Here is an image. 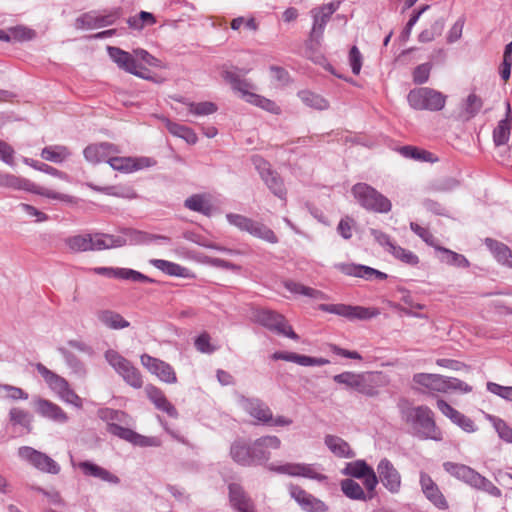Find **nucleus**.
<instances>
[{
	"instance_id": "nucleus-19",
	"label": "nucleus",
	"mask_w": 512,
	"mask_h": 512,
	"mask_svg": "<svg viewBox=\"0 0 512 512\" xmlns=\"http://www.w3.org/2000/svg\"><path fill=\"white\" fill-rule=\"evenodd\" d=\"M290 496L299 504L306 512H327L328 506L320 499L306 492L300 486H289Z\"/></svg>"
},
{
	"instance_id": "nucleus-10",
	"label": "nucleus",
	"mask_w": 512,
	"mask_h": 512,
	"mask_svg": "<svg viewBox=\"0 0 512 512\" xmlns=\"http://www.w3.org/2000/svg\"><path fill=\"white\" fill-rule=\"evenodd\" d=\"M18 456L44 473L57 475L61 470L60 465L50 456L29 446L20 447Z\"/></svg>"
},
{
	"instance_id": "nucleus-18",
	"label": "nucleus",
	"mask_w": 512,
	"mask_h": 512,
	"mask_svg": "<svg viewBox=\"0 0 512 512\" xmlns=\"http://www.w3.org/2000/svg\"><path fill=\"white\" fill-rule=\"evenodd\" d=\"M239 404L242 409L259 423L268 424L273 420V413L266 403L258 398L241 396Z\"/></svg>"
},
{
	"instance_id": "nucleus-57",
	"label": "nucleus",
	"mask_w": 512,
	"mask_h": 512,
	"mask_svg": "<svg viewBox=\"0 0 512 512\" xmlns=\"http://www.w3.org/2000/svg\"><path fill=\"white\" fill-rule=\"evenodd\" d=\"M410 229L419 236L427 245L432 246L436 249L437 240L433 236V234L429 231V229L420 226L416 222L410 223Z\"/></svg>"
},
{
	"instance_id": "nucleus-39",
	"label": "nucleus",
	"mask_w": 512,
	"mask_h": 512,
	"mask_svg": "<svg viewBox=\"0 0 512 512\" xmlns=\"http://www.w3.org/2000/svg\"><path fill=\"white\" fill-rule=\"evenodd\" d=\"M371 373H358L353 390L368 397H374L378 394V390L374 385Z\"/></svg>"
},
{
	"instance_id": "nucleus-17",
	"label": "nucleus",
	"mask_w": 512,
	"mask_h": 512,
	"mask_svg": "<svg viewBox=\"0 0 512 512\" xmlns=\"http://www.w3.org/2000/svg\"><path fill=\"white\" fill-rule=\"evenodd\" d=\"M107 431L117 436L121 439H124L134 445L140 446V447H149V446H159L160 441L156 437H146L143 435H140L136 433L135 431L122 427L115 423H109L107 425Z\"/></svg>"
},
{
	"instance_id": "nucleus-16",
	"label": "nucleus",
	"mask_w": 512,
	"mask_h": 512,
	"mask_svg": "<svg viewBox=\"0 0 512 512\" xmlns=\"http://www.w3.org/2000/svg\"><path fill=\"white\" fill-rule=\"evenodd\" d=\"M140 360L141 364L161 381L168 384L177 382L176 373L170 364L148 354H143Z\"/></svg>"
},
{
	"instance_id": "nucleus-22",
	"label": "nucleus",
	"mask_w": 512,
	"mask_h": 512,
	"mask_svg": "<svg viewBox=\"0 0 512 512\" xmlns=\"http://www.w3.org/2000/svg\"><path fill=\"white\" fill-rule=\"evenodd\" d=\"M338 7L339 3L332 2L311 10L313 17V26L310 33L311 38L318 39L322 37L327 22Z\"/></svg>"
},
{
	"instance_id": "nucleus-42",
	"label": "nucleus",
	"mask_w": 512,
	"mask_h": 512,
	"mask_svg": "<svg viewBox=\"0 0 512 512\" xmlns=\"http://www.w3.org/2000/svg\"><path fill=\"white\" fill-rule=\"evenodd\" d=\"M114 20V15L94 17L91 14H84L76 20V25L78 28L102 27L113 24Z\"/></svg>"
},
{
	"instance_id": "nucleus-26",
	"label": "nucleus",
	"mask_w": 512,
	"mask_h": 512,
	"mask_svg": "<svg viewBox=\"0 0 512 512\" xmlns=\"http://www.w3.org/2000/svg\"><path fill=\"white\" fill-rule=\"evenodd\" d=\"M116 145L108 142L92 144L84 149V157L91 163L107 162L113 154L119 153Z\"/></svg>"
},
{
	"instance_id": "nucleus-25",
	"label": "nucleus",
	"mask_w": 512,
	"mask_h": 512,
	"mask_svg": "<svg viewBox=\"0 0 512 512\" xmlns=\"http://www.w3.org/2000/svg\"><path fill=\"white\" fill-rule=\"evenodd\" d=\"M420 485L424 495L434 506L442 510L448 509V502L438 485L425 472L420 473Z\"/></svg>"
},
{
	"instance_id": "nucleus-23",
	"label": "nucleus",
	"mask_w": 512,
	"mask_h": 512,
	"mask_svg": "<svg viewBox=\"0 0 512 512\" xmlns=\"http://www.w3.org/2000/svg\"><path fill=\"white\" fill-rule=\"evenodd\" d=\"M92 271L95 274L106 276L108 278H117L121 280H129L132 282H153V279L130 268L95 267L92 269Z\"/></svg>"
},
{
	"instance_id": "nucleus-53",
	"label": "nucleus",
	"mask_w": 512,
	"mask_h": 512,
	"mask_svg": "<svg viewBox=\"0 0 512 512\" xmlns=\"http://www.w3.org/2000/svg\"><path fill=\"white\" fill-rule=\"evenodd\" d=\"M395 258L399 259L403 263L408 265H417L419 263V258L412 251L404 249L398 245L391 246L390 252Z\"/></svg>"
},
{
	"instance_id": "nucleus-47",
	"label": "nucleus",
	"mask_w": 512,
	"mask_h": 512,
	"mask_svg": "<svg viewBox=\"0 0 512 512\" xmlns=\"http://www.w3.org/2000/svg\"><path fill=\"white\" fill-rule=\"evenodd\" d=\"M284 287L294 294H301L314 299H326L327 296L320 290H316L294 281H285Z\"/></svg>"
},
{
	"instance_id": "nucleus-31",
	"label": "nucleus",
	"mask_w": 512,
	"mask_h": 512,
	"mask_svg": "<svg viewBox=\"0 0 512 512\" xmlns=\"http://www.w3.org/2000/svg\"><path fill=\"white\" fill-rule=\"evenodd\" d=\"M229 497L231 505L239 512H254L252 500L246 495L240 485L236 483L229 485Z\"/></svg>"
},
{
	"instance_id": "nucleus-11",
	"label": "nucleus",
	"mask_w": 512,
	"mask_h": 512,
	"mask_svg": "<svg viewBox=\"0 0 512 512\" xmlns=\"http://www.w3.org/2000/svg\"><path fill=\"white\" fill-rule=\"evenodd\" d=\"M319 309L348 320H368L379 315L378 309L346 304H320Z\"/></svg>"
},
{
	"instance_id": "nucleus-49",
	"label": "nucleus",
	"mask_w": 512,
	"mask_h": 512,
	"mask_svg": "<svg viewBox=\"0 0 512 512\" xmlns=\"http://www.w3.org/2000/svg\"><path fill=\"white\" fill-rule=\"evenodd\" d=\"M486 243L492 250L498 262L508 265L509 267H512L511 250L506 245L499 243L497 241H493L491 239H487Z\"/></svg>"
},
{
	"instance_id": "nucleus-63",
	"label": "nucleus",
	"mask_w": 512,
	"mask_h": 512,
	"mask_svg": "<svg viewBox=\"0 0 512 512\" xmlns=\"http://www.w3.org/2000/svg\"><path fill=\"white\" fill-rule=\"evenodd\" d=\"M349 63L354 75H358L362 67V55L356 46H353L349 52Z\"/></svg>"
},
{
	"instance_id": "nucleus-14",
	"label": "nucleus",
	"mask_w": 512,
	"mask_h": 512,
	"mask_svg": "<svg viewBox=\"0 0 512 512\" xmlns=\"http://www.w3.org/2000/svg\"><path fill=\"white\" fill-rule=\"evenodd\" d=\"M269 470L290 476H302L317 481H324L327 479V477L320 473L313 464L286 463L280 466L271 465L269 466Z\"/></svg>"
},
{
	"instance_id": "nucleus-46",
	"label": "nucleus",
	"mask_w": 512,
	"mask_h": 512,
	"mask_svg": "<svg viewBox=\"0 0 512 512\" xmlns=\"http://www.w3.org/2000/svg\"><path fill=\"white\" fill-rule=\"evenodd\" d=\"M70 156L67 147L61 145L47 146L43 148L41 157L46 161L61 163Z\"/></svg>"
},
{
	"instance_id": "nucleus-5",
	"label": "nucleus",
	"mask_w": 512,
	"mask_h": 512,
	"mask_svg": "<svg viewBox=\"0 0 512 512\" xmlns=\"http://www.w3.org/2000/svg\"><path fill=\"white\" fill-rule=\"evenodd\" d=\"M251 319L252 321L279 335L286 336L293 340L299 339V336L287 323L285 317L273 310L255 308L252 310Z\"/></svg>"
},
{
	"instance_id": "nucleus-2",
	"label": "nucleus",
	"mask_w": 512,
	"mask_h": 512,
	"mask_svg": "<svg viewBox=\"0 0 512 512\" xmlns=\"http://www.w3.org/2000/svg\"><path fill=\"white\" fill-rule=\"evenodd\" d=\"M64 242L71 252L78 253L121 247L125 245L126 240L104 233H87L67 237Z\"/></svg>"
},
{
	"instance_id": "nucleus-44",
	"label": "nucleus",
	"mask_w": 512,
	"mask_h": 512,
	"mask_svg": "<svg viewBox=\"0 0 512 512\" xmlns=\"http://www.w3.org/2000/svg\"><path fill=\"white\" fill-rule=\"evenodd\" d=\"M436 250L441 253L440 261L455 267L466 268L469 266V261L462 254H458L442 246H437Z\"/></svg>"
},
{
	"instance_id": "nucleus-61",
	"label": "nucleus",
	"mask_w": 512,
	"mask_h": 512,
	"mask_svg": "<svg viewBox=\"0 0 512 512\" xmlns=\"http://www.w3.org/2000/svg\"><path fill=\"white\" fill-rule=\"evenodd\" d=\"M13 42H22L31 40L34 37V32L26 27L17 26L11 28V34H9Z\"/></svg>"
},
{
	"instance_id": "nucleus-20",
	"label": "nucleus",
	"mask_w": 512,
	"mask_h": 512,
	"mask_svg": "<svg viewBox=\"0 0 512 512\" xmlns=\"http://www.w3.org/2000/svg\"><path fill=\"white\" fill-rule=\"evenodd\" d=\"M109 165L117 171L131 173L144 168L154 166L156 161L149 157H118L111 156Z\"/></svg>"
},
{
	"instance_id": "nucleus-43",
	"label": "nucleus",
	"mask_w": 512,
	"mask_h": 512,
	"mask_svg": "<svg viewBox=\"0 0 512 512\" xmlns=\"http://www.w3.org/2000/svg\"><path fill=\"white\" fill-rule=\"evenodd\" d=\"M184 206L191 211L199 212L207 216L210 215L212 211L210 202L201 194H194L188 197L184 202Z\"/></svg>"
},
{
	"instance_id": "nucleus-29",
	"label": "nucleus",
	"mask_w": 512,
	"mask_h": 512,
	"mask_svg": "<svg viewBox=\"0 0 512 512\" xmlns=\"http://www.w3.org/2000/svg\"><path fill=\"white\" fill-rule=\"evenodd\" d=\"M145 393L157 409L167 413L172 418L178 417L176 408L167 400L161 389L152 384H148L145 387Z\"/></svg>"
},
{
	"instance_id": "nucleus-34",
	"label": "nucleus",
	"mask_w": 512,
	"mask_h": 512,
	"mask_svg": "<svg viewBox=\"0 0 512 512\" xmlns=\"http://www.w3.org/2000/svg\"><path fill=\"white\" fill-rule=\"evenodd\" d=\"M325 444L329 450L337 457L340 458H352L354 452L350 448V445L342 438L335 435H327L325 437Z\"/></svg>"
},
{
	"instance_id": "nucleus-51",
	"label": "nucleus",
	"mask_w": 512,
	"mask_h": 512,
	"mask_svg": "<svg viewBox=\"0 0 512 512\" xmlns=\"http://www.w3.org/2000/svg\"><path fill=\"white\" fill-rule=\"evenodd\" d=\"M262 180L265 182L269 190L280 199H285L286 196V190L283 184L282 179L279 177V175L272 171L271 175H266L262 178Z\"/></svg>"
},
{
	"instance_id": "nucleus-4",
	"label": "nucleus",
	"mask_w": 512,
	"mask_h": 512,
	"mask_svg": "<svg viewBox=\"0 0 512 512\" xmlns=\"http://www.w3.org/2000/svg\"><path fill=\"white\" fill-rule=\"evenodd\" d=\"M359 205L366 210L376 213H388L392 204L391 201L366 183H357L351 190Z\"/></svg>"
},
{
	"instance_id": "nucleus-59",
	"label": "nucleus",
	"mask_w": 512,
	"mask_h": 512,
	"mask_svg": "<svg viewBox=\"0 0 512 512\" xmlns=\"http://www.w3.org/2000/svg\"><path fill=\"white\" fill-rule=\"evenodd\" d=\"M189 111L195 115H209L217 111V106L212 102L190 103Z\"/></svg>"
},
{
	"instance_id": "nucleus-12",
	"label": "nucleus",
	"mask_w": 512,
	"mask_h": 512,
	"mask_svg": "<svg viewBox=\"0 0 512 512\" xmlns=\"http://www.w3.org/2000/svg\"><path fill=\"white\" fill-rule=\"evenodd\" d=\"M343 474L357 479H363V484L369 493V498L374 496L373 492L378 484V477L374 469L364 460H356L354 462L347 463L343 470Z\"/></svg>"
},
{
	"instance_id": "nucleus-36",
	"label": "nucleus",
	"mask_w": 512,
	"mask_h": 512,
	"mask_svg": "<svg viewBox=\"0 0 512 512\" xmlns=\"http://www.w3.org/2000/svg\"><path fill=\"white\" fill-rule=\"evenodd\" d=\"M221 75L234 90L240 92L242 96L245 97L246 101L249 95H254V93L249 92V90L253 88L252 84L247 80L242 79L237 73L230 70H223Z\"/></svg>"
},
{
	"instance_id": "nucleus-38",
	"label": "nucleus",
	"mask_w": 512,
	"mask_h": 512,
	"mask_svg": "<svg viewBox=\"0 0 512 512\" xmlns=\"http://www.w3.org/2000/svg\"><path fill=\"white\" fill-rule=\"evenodd\" d=\"M98 320L111 329H124L129 327L130 323L126 321L119 313L111 310H101L97 313Z\"/></svg>"
},
{
	"instance_id": "nucleus-32",
	"label": "nucleus",
	"mask_w": 512,
	"mask_h": 512,
	"mask_svg": "<svg viewBox=\"0 0 512 512\" xmlns=\"http://www.w3.org/2000/svg\"><path fill=\"white\" fill-rule=\"evenodd\" d=\"M78 467L82 470V472L86 476H92L95 478H99L104 482H108L110 484L117 485L120 483V479L117 475L111 473L107 469L94 464L90 461H82L78 464Z\"/></svg>"
},
{
	"instance_id": "nucleus-15",
	"label": "nucleus",
	"mask_w": 512,
	"mask_h": 512,
	"mask_svg": "<svg viewBox=\"0 0 512 512\" xmlns=\"http://www.w3.org/2000/svg\"><path fill=\"white\" fill-rule=\"evenodd\" d=\"M378 482L391 493H398L401 488V475L392 462L386 458L380 460L377 465Z\"/></svg>"
},
{
	"instance_id": "nucleus-50",
	"label": "nucleus",
	"mask_w": 512,
	"mask_h": 512,
	"mask_svg": "<svg viewBox=\"0 0 512 512\" xmlns=\"http://www.w3.org/2000/svg\"><path fill=\"white\" fill-rule=\"evenodd\" d=\"M399 152L401 155H403L406 158H411L418 161L423 162H434L436 161V158H434L433 154L423 150L419 149L414 146H403L400 148Z\"/></svg>"
},
{
	"instance_id": "nucleus-13",
	"label": "nucleus",
	"mask_w": 512,
	"mask_h": 512,
	"mask_svg": "<svg viewBox=\"0 0 512 512\" xmlns=\"http://www.w3.org/2000/svg\"><path fill=\"white\" fill-rule=\"evenodd\" d=\"M107 52L113 62H115L120 69L140 78L152 80L150 76H147L141 71L142 66L136 62L131 53L112 46L107 47Z\"/></svg>"
},
{
	"instance_id": "nucleus-40",
	"label": "nucleus",
	"mask_w": 512,
	"mask_h": 512,
	"mask_svg": "<svg viewBox=\"0 0 512 512\" xmlns=\"http://www.w3.org/2000/svg\"><path fill=\"white\" fill-rule=\"evenodd\" d=\"M506 109L507 118L499 121V123L493 130V142L497 147L507 144L510 137L511 125L508 116L511 113V107L509 103L506 104Z\"/></svg>"
},
{
	"instance_id": "nucleus-24",
	"label": "nucleus",
	"mask_w": 512,
	"mask_h": 512,
	"mask_svg": "<svg viewBox=\"0 0 512 512\" xmlns=\"http://www.w3.org/2000/svg\"><path fill=\"white\" fill-rule=\"evenodd\" d=\"M444 470L449 473L451 476L455 477L458 480L465 482L471 487L476 488L478 482L481 481V474L472 469L469 466L464 464L454 463V462H445L443 463Z\"/></svg>"
},
{
	"instance_id": "nucleus-3",
	"label": "nucleus",
	"mask_w": 512,
	"mask_h": 512,
	"mask_svg": "<svg viewBox=\"0 0 512 512\" xmlns=\"http://www.w3.org/2000/svg\"><path fill=\"white\" fill-rule=\"evenodd\" d=\"M0 187L14 190H24L27 192H31L33 194L44 196L50 199L59 200L65 203H75V197L71 195L53 191L46 187L39 186L25 178H21L9 173H0Z\"/></svg>"
},
{
	"instance_id": "nucleus-62",
	"label": "nucleus",
	"mask_w": 512,
	"mask_h": 512,
	"mask_svg": "<svg viewBox=\"0 0 512 512\" xmlns=\"http://www.w3.org/2000/svg\"><path fill=\"white\" fill-rule=\"evenodd\" d=\"M344 271L348 275H353L356 277L370 279L373 276L375 269L368 267V266L359 265V266H350V267L346 268Z\"/></svg>"
},
{
	"instance_id": "nucleus-9",
	"label": "nucleus",
	"mask_w": 512,
	"mask_h": 512,
	"mask_svg": "<svg viewBox=\"0 0 512 512\" xmlns=\"http://www.w3.org/2000/svg\"><path fill=\"white\" fill-rule=\"evenodd\" d=\"M105 359L127 384L134 388L142 387L143 380L141 374L130 361L122 357L115 350H107L105 352Z\"/></svg>"
},
{
	"instance_id": "nucleus-6",
	"label": "nucleus",
	"mask_w": 512,
	"mask_h": 512,
	"mask_svg": "<svg viewBox=\"0 0 512 512\" xmlns=\"http://www.w3.org/2000/svg\"><path fill=\"white\" fill-rule=\"evenodd\" d=\"M38 373L43 377L49 387L59 396V398L77 408H82L83 400L71 389L68 381L63 377L49 370L41 363L36 365Z\"/></svg>"
},
{
	"instance_id": "nucleus-55",
	"label": "nucleus",
	"mask_w": 512,
	"mask_h": 512,
	"mask_svg": "<svg viewBox=\"0 0 512 512\" xmlns=\"http://www.w3.org/2000/svg\"><path fill=\"white\" fill-rule=\"evenodd\" d=\"M300 97L302 101L309 107H313L318 110H324L328 108V101L320 95L305 91L300 93Z\"/></svg>"
},
{
	"instance_id": "nucleus-52",
	"label": "nucleus",
	"mask_w": 512,
	"mask_h": 512,
	"mask_svg": "<svg viewBox=\"0 0 512 512\" xmlns=\"http://www.w3.org/2000/svg\"><path fill=\"white\" fill-rule=\"evenodd\" d=\"M59 353L65 359L66 364L72 369V371L80 376L86 374V368L84 363L78 359L73 353L68 351L66 348H58Z\"/></svg>"
},
{
	"instance_id": "nucleus-27",
	"label": "nucleus",
	"mask_w": 512,
	"mask_h": 512,
	"mask_svg": "<svg viewBox=\"0 0 512 512\" xmlns=\"http://www.w3.org/2000/svg\"><path fill=\"white\" fill-rule=\"evenodd\" d=\"M437 408L453 423L461 427L465 432L472 433L476 430L474 422L469 417L454 409L446 401L442 399L438 400Z\"/></svg>"
},
{
	"instance_id": "nucleus-48",
	"label": "nucleus",
	"mask_w": 512,
	"mask_h": 512,
	"mask_svg": "<svg viewBox=\"0 0 512 512\" xmlns=\"http://www.w3.org/2000/svg\"><path fill=\"white\" fill-rule=\"evenodd\" d=\"M341 490L345 496L353 500H363L366 501L370 499L367 497L364 490L360 486L359 483L352 479H344L341 481Z\"/></svg>"
},
{
	"instance_id": "nucleus-64",
	"label": "nucleus",
	"mask_w": 512,
	"mask_h": 512,
	"mask_svg": "<svg viewBox=\"0 0 512 512\" xmlns=\"http://www.w3.org/2000/svg\"><path fill=\"white\" fill-rule=\"evenodd\" d=\"M0 390L6 392V396L12 400H27L28 394L19 387H15L8 384L0 385Z\"/></svg>"
},
{
	"instance_id": "nucleus-45",
	"label": "nucleus",
	"mask_w": 512,
	"mask_h": 512,
	"mask_svg": "<svg viewBox=\"0 0 512 512\" xmlns=\"http://www.w3.org/2000/svg\"><path fill=\"white\" fill-rule=\"evenodd\" d=\"M9 421L13 426H21L31 431L32 415L27 411L19 407H13L9 411Z\"/></svg>"
},
{
	"instance_id": "nucleus-8",
	"label": "nucleus",
	"mask_w": 512,
	"mask_h": 512,
	"mask_svg": "<svg viewBox=\"0 0 512 512\" xmlns=\"http://www.w3.org/2000/svg\"><path fill=\"white\" fill-rule=\"evenodd\" d=\"M409 105L415 110L440 111L446 103V96L428 87L416 88L407 96Z\"/></svg>"
},
{
	"instance_id": "nucleus-41",
	"label": "nucleus",
	"mask_w": 512,
	"mask_h": 512,
	"mask_svg": "<svg viewBox=\"0 0 512 512\" xmlns=\"http://www.w3.org/2000/svg\"><path fill=\"white\" fill-rule=\"evenodd\" d=\"M163 121L165 127L172 135L184 139L188 144H195L197 142V135L191 128L172 122L166 118Z\"/></svg>"
},
{
	"instance_id": "nucleus-37",
	"label": "nucleus",
	"mask_w": 512,
	"mask_h": 512,
	"mask_svg": "<svg viewBox=\"0 0 512 512\" xmlns=\"http://www.w3.org/2000/svg\"><path fill=\"white\" fill-rule=\"evenodd\" d=\"M89 188H91L94 191L104 193L106 195L121 197V198H127V199H133L136 198V192L134 189L130 186H123V185H117V186H98L93 183H87L86 184Z\"/></svg>"
},
{
	"instance_id": "nucleus-54",
	"label": "nucleus",
	"mask_w": 512,
	"mask_h": 512,
	"mask_svg": "<svg viewBox=\"0 0 512 512\" xmlns=\"http://www.w3.org/2000/svg\"><path fill=\"white\" fill-rule=\"evenodd\" d=\"M247 102L271 113L278 114L280 112V108L276 105L275 102L257 94L249 95Z\"/></svg>"
},
{
	"instance_id": "nucleus-56",
	"label": "nucleus",
	"mask_w": 512,
	"mask_h": 512,
	"mask_svg": "<svg viewBox=\"0 0 512 512\" xmlns=\"http://www.w3.org/2000/svg\"><path fill=\"white\" fill-rule=\"evenodd\" d=\"M483 101L476 94L472 93L468 95L464 104V110L467 114V119L474 117L482 108Z\"/></svg>"
},
{
	"instance_id": "nucleus-35",
	"label": "nucleus",
	"mask_w": 512,
	"mask_h": 512,
	"mask_svg": "<svg viewBox=\"0 0 512 512\" xmlns=\"http://www.w3.org/2000/svg\"><path fill=\"white\" fill-rule=\"evenodd\" d=\"M151 265L155 268L159 269L163 273L169 276H177V277H190V270L186 267H183L177 263L170 262L162 259H152L150 260Z\"/></svg>"
},
{
	"instance_id": "nucleus-33",
	"label": "nucleus",
	"mask_w": 512,
	"mask_h": 512,
	"mask_svg": "<svg viewBox=\"0 0 512 512\" xmlns=\"http://www.w3.org/2000/svg\"><path fill=\"white\" fill-rule=\"evenodd\" d=\"M230 455L236 463L242 466L253 465L251 444L244 440H236L232 443Z\"/></svg>"
},
{
	"instance_id": "nucleus-1",
	"label": "nucleus",
	"mask_w": 512,
	"mask_h": 512,
	"mask_svg": "<svg viewBox=\"0 0 512 512\" xmlns=\"http://www.w3.org/2000/svg\"><path fill=\"white\" fill-rule=\"evenodd\" d=\"M401 419L410 427V432L420 439L441 441L443 438L434 421V414L427 406L402 407Z\"/></svg>"
},
{
	"instance_id": "nucleus-21",
	"label": "nucleus",
	"mask_w": 512,
	"mask_h": 512,
	"mask_svg": "<svg viewBox=\"0 0 512 512\" xmlns=\"http://www.w3.org/2000/svg\"><path fill=\"white\" fill-rule=\"evenodd\" d=\"M281 441L277 436L268 435L256 439L252 448L253 465L266 463L270 459L269 449L280 448Z\"/></svg>"
},
{
	"instance_id": "nucleus-7",
	"label": "nucleus",
	"mask_w": 512,
	"mask_h": 512,
	"mask_svg": "<svg viewBox=\"0 0 512 512\" xmlns=\"http://www.w3.org/2000/svg\"><path fill=\"white\" fill-rule=\"evenodd\" d=\"M226 219L230 225L235 226L242 232H247L251 236L262 239L271 244L278 243V237L273 230L261 222L236 213L226 214Z\"/></svg>"
},
{
	"instance_id": "nucleus-60",
	"label": "nucleus",
	"mask_w": 512,
	"mask_h": 512,
	"mask_svg": "<svg viewBox=\"0 0 512 512\" xmlns=\"http://www.w3.org/2000/svg\"><path fill=\"white\" fill-rule=\"evenodd\" d=\"M431 71L430 63L418 65L413 71V81L416 84H424L428 81Z\"/></svg>"
},
{
	"instance_id": "nucleus-58",
	"label": "nucleus",
	"mask_w": 512,
	"mask_h": 512,
	"mask_svg": "<svg viewBox=\"0 0 512 512\" xmlns=\"http://www.w3.org/2000/svg\"><path fill=\"white\" fill-rule=\"evenodd\" d=\"M493 426L498 433V436L508 442H512V429L506 424V422L500 418H491Z\"/></svg>"
},
{
	"instance_id": "nucleus-28",
	"label": "nucleus",
	"mask_w": 512,
	"mask_h": 512,
	"mask_svg": "<svg viewBox=\"0 0 512 512\" xmlns=\"http://www.w3.org/2000/svg\"><path fill=\"white\" fill-rule=\"evenodd\" d=\"M439 374L418 373L413 377L414 383L432 392L447 393V379Z\"/></svg>"
},
{
	"instance_id": "nucleus-30",
	"label": "nucleus",
	"mask_w": 512,
	"mask_h": 512,
	"mask_svg": "<svg viewBox=\"0 0 512 512\" xmlns=\"http://www.w3.org/2000/svg\"><path fill=\"white\" fill-rule=\"evenodd\" d=\"M35 406L37 412L45 418L58 423H66L68 421V416L63 409L49 400L40 398L35 401Z\"/></svg>"
}]
</instances>
